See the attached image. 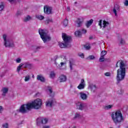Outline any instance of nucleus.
Listing matches in <instances>:
<instances>
[{"instance_id":"nucleus-1","label":"nucleus","mask_w":128,"mask_h":128,"mask_svg":"<svg viewBox=\"0 0 128 128\" xmlns=\"http://www.w3.org/2000/svg\"><path fill=\"white\" fill-rule=\"evenodd\" d=\"M42 104V100L37 98L32 102L22 104L18 110L19 112H30L32 108H34L35 110L40 108Z\"/></svg>"},{"instance_id":"nucleus-2","label":"nucleus","mask_w":128,"mask_h":128,"mask_svg":"<svg viewBox=\"0 0 128 128\" xmlns=\"http://www.w3.org/2000/svg\"><path fill=\"white\" fill-rule=\"evenodd\" d=\"M126 78V64L124 61H121L120 63V68L117 70V75L116 79L117 84H118L122 80H124Z\"/></svg>"},{"instance_id":"nucleus-3","label":"nucleus","mask_w":128,"mask_h":128,"mask_svg":"<svg viewBox=\"0 0 128 128\" xmlns=\"http://www.w3.org/2000/svg\"><path fill=\"white\" fill-rule=\"evenodd\" d=\"M62 38L64 40V43L62 42L58 43L60 48H70L72 46L70 44L72 36L66 34V33H63L62 34Z\"/></svg>"},{"instance_id":"nucleus-4","label":"nucleus","mask_w":128,"mask_h":128,"mask_svg":"<svg viewBox=\"0 0 128 128\" xmlns=\"http://www.w3.org/2000/svg\"><path fill=\"white\" fill-rule=\"evenodd\" d=\"M38 32L44 43L47 42H50V40H52L50 36L48 34V30L40 28Z\"/></svg>"},{"instance_id":"nucleus-5","label":"nucleus","mask_w":128,"mask_h":128,"mask_svg":"<svg viewBox=\"0 0 128 128\" xmlns=\"http://www.w3.org/2000/svg\"><path fill=\"white\" fill-rule=\"evenodd\" d=\"M111 118L115 124H120L124 120V117L121 112H112L111 114Z\"/></svg>"},{"instance_id":"nucleus-6","label":"nucleus","mask_w":128,"mask_h":128,"mask_svg":"<svg viewBox=\"0 0 128 128\" xmlns=\"http://www.w3.org/2000/svg\"><path fill=\"white\" fill-rule=\"evenodd\" d=\"M6 34H4L2 36L4 40V46L6 48H14V43L12 40L6 38Z\"/></svg>"},{"instance_id":"nucleus-7","label":"nucleus","mask_w":128,"mask_h":128,"mask_svg":"<svg viewBox=\"0 0 128 128\" xmlns=\"http://www.w3.org/2000/svg\"><path fill=\"white\" fill-rule=\"evenodd\" d=\"M37 126H40V124H46L48 123V118L40 117L36 119Z\"/></svg>"},{"instance_id":"nucleus-8","label":"nucleus","mask_w":128,"mask_h":128,"mask_svg":"<svg viewBox=\"0 0 128 128\" xmlns=\"http://www.w3.org/2000/svg\"><path fill=\"white\" fill-rule=\"evenodd\" d=\"M44 12L46 14H52V8L50 6H44Z\"/></svg>"},{"instance_id":"nucleus-9","label":"nucleus","mask_w":128,"mask_h":128,"mask_svg":"<svg viewBox=\"0 0 128 128\" xmlns=\"http://www.w3.org/2000/svg\"><path fill=\"white\" fill-rule=\"evenodd\" d=\"M86 106V104L84 103H82V102H78L76 104V108L78 110H82Z\"/></svg>"},{"instance_id":"nucleus-10","label":"nucleus","mask_w":128,"mask_h":128,"mask_svg":"<svg viewBox=\"0 0 128 128\" xmlns=\"http://www.w3.org/2000/svg\"><path fill=\"white\" fill-rule=\"evenodd\" d=\"M109 24H110V23L106 20H104L102 23V20H100L98 22V26H100V28H106L108 27V26Z\"/></svg>"},{"instance_id":"nucleus-11","label":"nucleus","mask_w":128,"mask_h":128,"mask_svg":"<svg viewBox=\"0 0 128 128\" xmlns=\"http://www.w3.org/2000/svg\"><path fill=\"white\" fill-rule=\"evenodd\" d=\"M89 88H90L92 92H96V90L98 88V86L95 84H91L89 85Z\"/></svg>"},{"instance_id":"nucleus-12","label":"nucleus","mask_w":128,"mask_h":128,"mask_svg":"<svg viewBox=\"0 0 128 128\" xmlns=\"http://www.w3.org/2000/svg\"><path fill=\"white\" fill-rule=\"evenodd\" d=\"M86 29H82V32L80 30L76 31L74 33V34L76 36H78L80 38L82 36V34H86Z\"/></svg>"},{"instance_id":"nucleus-13","label":"nucleus","mask_w":128,"mask_h":128,"mask_svg":"<svg viewBox=\"0 0 128 128\" xmlns=\"http://www.w3.org/2000/svg\"><path fill=\"white\" fill-rule=\"evenodd\" d=\"M120 10V6L116 4L115 5L114 8L113 9V12L114 14L116 16H118V13Z\"/></svg>"},{"instance_id":"nucleus-14","label":"nucleus","mask_w":128,"mask_h":128,"mask_svg":"<svg viewBox=\"0 0 128 128\" xmlns=\"http://www.w3.org/2000/svg\"><path fill=\"white\" fill-rule=\"evenodd\" d=\"M84 22V19L82 18H78L76 21V26L78 28H80L82 26Z\"/></svg>"},{"instance_id":"nucleus-15","label":"nucleus","mask_w":128,"mask_h":128,"mask_svg":"<svg viewBox=\"0 0 128 128\" xmlns=\"http://www.w3.org/2000/svg\"><path fill=\"white\" fill-rule=\"evenodd\" d=\"M58 80L60 82H66V76L64 74H62L59 76Z\"/></svg>"},{"instance_id":"nucleus-16","label":"nucleus","mask_w":128,"mask_h":128,"mask_svg":"<svg viewBox=\"0 0 128 128\" xmlns=\"http://www.w3.org/2000/svg\"><path fill=\"white\" fill-rule=\"evenodd\" d=\"M47 92L49 93L50 96H54V92H53L52 88L50 86H47Z\"/></svg>"},{"instance_id":"nucleus-17","label":"nucleus","mask_w":128,"mask_h":128,"mask_svg":"<svg viewBox=\"0 0 128 128\" xmlns=\"http://www.w3.org/2000/svg\"><path fill=\"white\" fill-rule=\"evenodd\" d=\"M128 106H124L122 108L118 109L116 111V112H128Z\"/></svg>"},{"instance_id":"nucleus-18","label":"nucleus","mask_w":128,"mask_h":128,"mask_svg":"<svg viewBox=\"0 0 128 128\" xmlns=\"http://www.w3.org/2000/svg\"><path fill=\"white\" fill-rule=\"evenodd\" d=\"M23 66L24 68L30 69L32 68V64H30L28 62H26L23 64Z\"/></svg>"},{"instance_id":"nucleus-19","label":"nucleus","mask_w":128,"mask_h":128,"mask_svg":"<svg viewBox=\"0 0 128 128\" xmlns=\"http://www.w3.org/2000/svg\"><path fill=\"white\" fill-rule=\"evenodd\" d=\"M84 80L82 79L80 84L78 86V90H82L84 88Z\"/></svg>"},{"instance_id":"nucleus-20","label":"nucleus","mask_w":128,"mask_h":128,"mask_svg":"<svg viewBox=\"0 0 128 128\" xmlns=\"http://www.w3.org/2000/svg\"><path fill=\"white\" fill-rule=\"evenodd\" d=\"M52 104H54V100L52 99H49L46 102V106H52Z\"/></svg>"},{"instance_id":"nucleus-21","label":"nucleus","mask_w":128,"mask_h":128,"mask_svg":"<svg viewBox=\"0 0 128 128\" xmlns=\"http://www.w3.org/2000/svg\"><path fill=\"white\" fill-rule=\"evenodd\" d=\"M37 80H40V82H46L44 77L41 74L37 76Z\"/></svg>"},{"instance_id":"nucleus-22","label":"nucleus","mask_w":128,"mask_h":128,"mask_svg":"<svg viewBox=\"0 0 128 128\" xmlns=\"http://www.w3.org/2000/svg\"><path fill=\"white\" fill-rule=\"evenodd\" d=\"M80 96L82 100H86V98H88V95L86 94V93H84L82 92H80Z\"/></svg>"},{"instance_id":"nucleus-23","label":"nucleus","mask_w":128,"mask_h":128,"mask_svg":"<svg viewBox=\"0 0 128 128\" xmlns=\"http://www.w3.org/2000/svg\"><path fill=\"white\" fill-rule=\"evenodd\" d=\"M2 96H6V94H8V88H4L2 90Z\"/></svg>"},{"instance_id":"nucleus-24","label":"nucleus","mask_w":128,"mask_h":128,"mask_svg":"<svg viewBox=\"0 0 128 128\" xmlns=\"http://www.w3.org/2000/svg\"><path fill=\"white\" fill-rule=\"evenodd\" d=\"M92 22H94V20L91 19L88 21H87L86 23V28H88L89 26H90L92 24Z\"/></svg>"},{"instance_id":"nucleus-25","label":"nucleus","mask_w":128,"mask_h":128,"mask_svg":"<svg viewBox=\"0 0 128 128\" xmlns=\"http://www.w3.org/2000/svg\"><path fill=\"white\" fill-rule=\"evenodd\" d=\"M70 68L71 70H72V66H74V61L73 60H70L69 61Z\"/></svg>"},{"instance_id":"nucleus-26","label":"nucleus","mask_w":128,"mask_h":128,"mask_svg":"<svg viewBox=\"0 0 128 128\" xmlns=\"http://www.w3.org/2000/svg\"><path fill=\"white\" fill-rule=\"evenodd\" d=\"M114 106L112 104L106 105L104 107V110H110Z\"/></svg>"},{"instance_id":"nucleus-27","label":"nucleus","mask_w":128,"mask_h":128,"mask_svg":"<svg viewBox=\"0 0 128 128\" xmlns=\"http://www.w3.org/2000/svg\"><path fill=\"white\" fill-rule=\"evenodd\" d=\"M84 48L86 50H89L90 48V43H88L84 45Z\"/></svg>"},{"instance_id":"nucleus-28","label":"nucleus","mask_w":128,"mask_h":128,"mask_svg":"<svg viewBox=\"0 0 128 128\" xmlns=\"http://www.w3.org/2000/svg\"><path fill=\"white\" fill-rule=\"evenodd\" d=\"M36 18H38V20H42L44 19V16L42 15H36Z\"/></svg>"},{"instance_id":"nucleus-29","label":"nucleus","mask_w":128,"mask_h":128,"mask_svg":"<svg viewBox=\"0 0 128 128\" xmlns=\"http://www.w3.org/2000/svg\"><path fill=\"white\" fill-rule=\"evenodd\" d=\"M34 48V52H38L39 50H40V48H44V47L42 46H32Z\"/></svg>"},{"instance_id":"nucleus-30","label":"nucleus","mask_w":128,"mask_h":128,"mask_svg":"<svg viewBox=\"0 0 128 128\" xmlns=\"http://www.w3.org/2000/svg\"><path fill=\"white\" fill-rule=\"evenodd\" d=\"M22 66H24V64L22 63H21L19 64V66L17 68V72H20V70H22Z\"/></svg>"},{"instance_id":"nucleus-31","label":"nucleus","mask_w":128,"mask_h":128,"mask_svg":"<svg viewBox=\"0 0 128 128\" xmlns=\"http://www.w3.org/2000/svg\"><path fill=\"white\" fill-rule=\"evenodd\" d=\"M63 25L64 26H67L68 24V19L66 18L64 21H63Z\"/></svg>"},{"instance_id":"nucleus-32","label":"nucleus","mask_w":128,"mask_h":128,"mask_svg":"<svg viewBox=\"0 0 128 128\" xmlns=\"http://www.w3.org/2000/svg\"><path fill=\"white\" fill-rule=\"evenodd\" d=\"M32 20V17L30 16H28L24 18V20L26 22H28V20Z\"/></svg>"},{"instance_id":"nucleus-33","label":"nucleus","mask_w":128,"mask_h":128,"mask_svg":"<svg viewBox=\"0 0 128 128\" xmlns=\"http://www.w3.org/2000/svg\"><path fill=\"white\" fill-rule=\"evenodd\" d=\"M108 54V52L106 50H102L100 53V56H104Z\"/></svg>"},{"instance_id":"nucleus-34","label":"nucleus","mask_w":128,"mask_h":128,"mask_svg":"<svg viewBox=\"0 0 128 128\" xmlns=\"http://www.w3.org/2000/svg\"><path fill=\"white\" fill-rule=\"evenodd\" d=\"M50 22H52V19L48 18L45 20V23L47 24H50Z\"/></svg>"},{"instance_id":"nucleus-35","label":"nucleus","mask_w":128,"mask_h":128,"mask_svg":"<svg viewBox=\"0 0 128 128\" xmlns=\"http://www.w3.org/2000/svg\"><path fill=\"white\" fill-rule=\"evenodd\" d=\"M55 76H56V73H54V72H51L50 74V78H54Z\"/></svg>"},{"instance_id":"nucleus-36","label":"nucleus","mask_w":128,"mask_h":128,"mask_svg":"<svg viewBox=\"0 0 128 128\" xmlns=\"http://www.w3.org/2000/svg\"><path fill=\"white\" fill-rule=\"evenodd\" d=\"M106 60V59H104V57L103 56H100V58H99V62H102Z\"/></svg>"},{"instance_id":"nucleus-37","label":"nucleus","mask_w":128,"mask_h":128,"mask_svg":"<svg viewBox=\"0 0 128 128\" xmlns=\"http://www.w3.org/2000/svg\"><path fill=\"white\" fill-rule=\"evenodd\" d=\"M2 128H8L9 126H8V123H4L2 124Z\"/></svg>"},{"instance_id":"nucleus-38","label":"nucleus","mask_w":128,"mask_h":128,"mask_svg":"<svg viewBox=\"0 0 128 128\" xmlns=\"http://www.w3.org/2000/svg\"><path fill=\"white\" fill-rule=\"evenodd\" d=\"M15 61L17 64H20L22 62V58H18L15 60Z\"/></svg>"},{"instance_id":"nucleus-39","label":"nucleus","mask_w":128,"mask_h":128,"mask_svg":"<svg viewBox=\"0 0 128 128\" xmlns=\"http://www.w3.org/2000/svg\"><path fill=\"white\" fill-rule=\"evenodd\" d=\"M30 80V75H28L25 77L24 81L28 82Z\"/></svg>"},{"instance_id":"nucleus-40","label":"nucleus","mask_w":128,"mask_h":128,"mask_svg":"<svg viewBox=\"0 0 128 128\" xmlns=\"http://www.w3.org/2000/svg\"><path fill=\"white\" fill-rule=\"evenodd\" d=\"M64 59L65 60V62H60V65H61V66H64V64H66V57L64 58Z\"/></svg>"},{"instance_id":"nucleus-41","label":"nucleus","mask_w":128,"mask_h":128,"mask_svg":"<svg viewBox=\"0 0 128 128\" xmlns=\"http://www.w3.org/2000/svg\"><path fill=\"white\" fill-rule=\"evenodd\" d=\"M4 4H0V12H2V10H4Z\"/></svg>"},{"instance_id":"nucleus-42","label":"nucleus","mask_w":128,"mask_h":128,"mask_svg":"<svg viewBox=\"0 0 128 128\" xmlns=\"http://www.w3.org/2000/svg\"><path fill=\"white\" fill-rule=\"evenodd\" d=\"M22 11H18L16 13V16H22Z\"/></svg>"},{"instance_id":"nucleus-43","label":"nucleus","mask_w":128,"mask_h":128,"mask_svg":"<svg viewBox=\"0 0 128 128\" xmlns=\"http://www.w3.org/2000/svg\"><path fill=\"white\" fill-rule=\"evenodd\" d=\"M94 58H96L94 56H90L88 58V60H94Z\"/></svg>"},{"instance_id":"nucleus-44","label":"nucleus","mask_w":128,"mask_h":128,"mask_svg":"<svg viewBox=\"0 0 128 128\" xmlns=\"http://www.w3.org/2000/svg\"><path fill=\"white\" fill-rule=\"evenodd\" d=\"M124 62L122 60H118L117 63L116 64V68H118V62H120H120Z\"/></svg>"},{"instance_id":"nucleus-45","label":"nucleus","mask_w":128,"mask_h":128,"mask_svg":"<svg viewBox=\"0 0 128 128\" xmlns=\"http://www.w3.org/2000/svg\"><path fill=\"white\" fill-rule=\"evenodd\" d=\"M78 56H80L82 58H84V54L82 53H79L78 54Z\"/></svg>"},{"instance_id":"nucleus-46","label":"nucleus","mask_w":128,"mask_h":128,"mask_svg":"<svg viewBox=\"0 0 128 128\" xmlns=\"http://www.w3.org/2000/svg\"><path fill=\"white\" fill-rule=\"evenodd\" d=\"M104 76H110V73L108 72H106Z\"/></svg>"},{"instance_id":"nucleus-47","label":"nucleus","mask_w":128,"mask_h":128,"mask_svg":"<svg viewBox=\"0 0 128 128\" xmlns=\"http://www.w3.org/2000/svg\"><path fill=\"white\" fill-rule=\"evenodd\" d=\"M120 44H124V40H122V38H121L120 40Z\"/></svg>"},{"instance_id":"nucleus-48","label":"nucleus","mask_w":128,"mask_h":128,"mask_svg":"<svg viewBox=\"0 0 128 128\" xmlns=\"http://www.w3.org/2000/svg\"><path fill=\"white\" fill-rule=\"evenodd\" d=\"M68 128H76V126L74 124H71L69 126Z\"/></svg>"},{"instance_id":"nucleus-49","label":"nucleus","mask_w":128,"mask_h":128,"mask_svg":"<svg viewBox=\"0 0 128 128\" xmlns=\"http://www.w3.org/2000/svg\"><path fill=\"white\" fill-rule=\"evenodd\" d=\"M124 6H128V0H126L124 2Z\"/></svg>"},{"instance_id":"nucleus-50","label":"nucleus","mask_w":128,"mask_h":128,"mask_svg":"<svg viewBox=\"0 0 128 128\" xmlns=\"http://www.w3.org/2000/svg\"><path fill=\"white\" fill-rule=\"evenodd\" d=\"M42 128H50V126L45 125L43 126Z\"/></svg>"},{"instance_id":"nucleus-51","label":"nucleus","mask_w":128,"mask_h":128,"mask_svg":"<svg viewBox=\"0 0 128 128\" xmlns=\"http://www.w3.org/2000/svg\"><path fill=\"white\" fill-rule=\"evenodd\" d=\"M105 60H106V62H110V58H106Z\"/></svg>"},{"instance_id":"nucleus-52","label":"nucleus","mask_w":128,"mask_h":128,"mask_svg":"<svg viewBox=\"0 0 128 128\" xmlns=\"http://www.w3.org/2000/svg\"><path fill=\"white\" fill-rule=\"evenodd\" d=\"M75 118H80V114H76L75 116Z\"/></svg>"},{"instance_id":"nucleus-53","label":"nucleus","mask_w":128,"mask_h":128,"mask_svg":"<svg viewBox=\"0 0 128 128\" xmlns=\"http://www.w3.org/2000/svg\"><path fill=\"white\" fill-rule=\"evenodd\" d=\"M4 110V107H2V106H0V112H2Z\"/></svg>"},{"instance_id":"nucleus-54","label":"nucleus","mask_w":128,"mask_h":128,"mask_svg":"<svg viewBox=\"0 0 128 128\" xmlns=\"http://www.w3.org/2000/svg\"><path fill=\"white\" fill-rule=\"evenodd\" d=\"M16 0H8V2L12 3V2H14Z\"/></svg>"},{"instance_id":"nucleus-55","label":"nucleus","mask_w":128,"mask_h":128,"mask_svg":"<svg viewBox=\"0 0 128 128\" xmlns=\"http://www.w3.org/2000/svg\"><path fill=\"white\" fill-rule=\"evenodd\" d=\"M67 10H68V12H70V7H68V8H67Z\"/></svg>"},{"instance_id":"nucleus-56","label":"nucleus","mask_w":128,"mask_h":128,"mask_svg":"<svg viewBox=\"0 0 128 128\" xmlns=\"http://www.w3.org/2000/svg\"><path fill=\"white\" fill-rule=\"evenodd\" d=\"M24 124V120L21 121V122L19 123V124Z\"/></svg>"},{"instance_id":"nucleus-57","label":"nucleus","mask_w":128,"mask_h":128,"mask_svg":"<svg viewBox=\"0 0 128 128\" xmlns=\"http://www.w3.org/2000/svg\"><path fill=\"white\" fill-rule=\"evenodd\" d=\"M92 38H93L92 36H90V37L89 38V40H92Z\"/></svg>"},{"instance_id":"nucleus-58","label":"nucleus","mask_w":128,"mask_h":128,"mask_svg":"<svg viewBox=\"0 0 128 128\" xmlns=\"http://www.w3.org/2000/svg\"><path fill=\"white\" fill-rule=\"evenodd\" d=\"M78 4V2H74V4Z\"/></svg>"},{"instance_id":"nucleus-59","label":"nucleus","mask_w":128,"mask_h":128,"mask_svg":"<svg viewBox=\"0 0 128 128\" xmlns=\"http://www.w3.org/2000/svg\"><path fill=\"white\" fill-rule=\"evenodd\" d=\"M55 64H56V66H57V65H58V63L55 62Z\"/></svg>"}]
</instances>
